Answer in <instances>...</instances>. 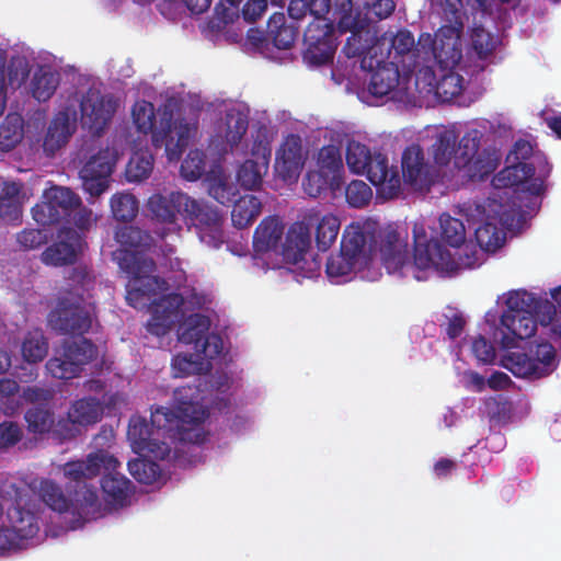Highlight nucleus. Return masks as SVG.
I'll return each instance as SVG.
<instances>
[{"label": "nucleus", "mask_w": 561, "mask_h": 561, "mask_svg": "<svg viewBox=\"0 0 561 561\" xmlns=\"http://www.w3.org/2000/svg\"><path fill=\"white\" fill-rule=\"evenodd\" d=\"M351 35L347 37L345 45L343 46V53L348 58L359 57L370 48L368 39L363 38L364 34L369 35V31L366 30H348Z\"/></svg>", "instance_id": "obj_59"}, {"label": "nucleus", "mask_w": 561, "mask_h": 561, "mask_svg": "<svg viewBox=\"0 0 561 561\" xmlns=\"http://www.w3.org/2000/svg\"><path fill=\"white\" fill-rule=\"evenodd\" d=\"M27 430L34 434H45L54 426V413L44 405H35L25 412Z\"/></svg>", "instance_id": "obj_49"}, {"label": "nucleus", "mask_w": 561, "mask_h": 561, "mask_svg": "<svg viewBox=\"0 0 561 561\" xmlns=\"http://www.w3.org/2000/svg\"><path fill=\"white\" fill-rule=\"evenodd\" d=\"M104 412L103 403L94 397H84L71 403L68 416L81 428L101 421Z\"/></svg>", "instance_id": "obj_31"}, {"label": "nucleus", "mask_w": 561, "mask_h": 561, "mask_svg": "<svg viewBox=\"0 0 561 561\" xmlns=\"http://www.w3.org/2000/svg\"><path fill=\"white\" fill-rule=\"evenodd\" d=\"M317 167V170L342 183L344 167L339 147L334 145L323 146L318 152Z\"/></svg>", "instance_id": "obj_44"}, {"label": "nucleus", "mask_w": 561, "mask_h": 561, "mask_svg": "<svg viewBox=\"0 0 561 561\" xmlns=\"http://www.w3.org/2000/svg\"><path fill=\"white\" fill-rule=\"evenodd\" d=\"M305 164L302 140L299 135L290 134L284 138L276 151L274 170L285 182L297 180Z\"/></svg>", "instance_id": "obj_18"}, {"label": "nucleus", "mask_w": 561, "mask_h": 561, "mask_svg": "<svg viewBox=\"0 0 561 561\" xmlns=\"http://www.w3.org/2000/svg\"><path fill=\"white\" fill-rule=\"evenodd\" d=\"M345 159L351 172L366 175L383 197L393 198L399 194L401 180L397 169L389 167L386 154L379 151L371 152L366 145L350 140Z\"/></svg>", "instance_id": "obj_5"}, {"label": "nucleus", "mask_w": 561, "mask_h": 561, "mask_svg": "<svg viewBox=\"0 0 561 561\" xmlns=\"http://www.w3.org/2000/svg\"><path fill=\"white\" fill-rule=\"evenodd\" d=\"M414 239V264L420 270L434 267L436 271L454 273L458 270V263L454 260L449 250H447L438 240L428 239L423 227L413 228Z\"/></svg>", "instance_id": "obj_11"}, {"label": "nucleus", "mask_w": 561, "mask_h": 561, "mask_svg": "<svg viewBox=\"0 0 561 561\" xmlns=\"http://www.w3.org/2000/svg\"><path fill=\"white\" fill-rule=\"evenodd\" d=\"M535 167L525 161L514 162L505 167L494 178L493 184L495 187H511L523 184L535 174Z\"/></svg>", "instance_id": "obj_37"}, {"label": "nucleus", "mask_w": 561, "mask_h": 561, "mask_svg": "<svg viewBox=\"0 0 561 561\" xmlns=\"http://www.w3.org/2000/svg\"><path fill=\"white\" fill-rule=\"evenodd\" d=\"M501 161L500 152L493 147L481 149L463 172L470 180H484L492 174Z\"/></svg>", "instance_id": "obj_33"}, {"label": "nucleus", "mask_w": 561, "mask_h": 561, "mask_svg": "<svg viewBox=\"0 0 561 561\" xmlns=\"http://www.w3.org/2000/svg\"><path fill=\"white\" fill-rule=\"evenodd\" d=\"M175 432V428H159L154 426L151 419L149 424L142 416H131L127 437L137 454L164 459L169 455L170 448L163 439L171 437Z\"/></svg>", "instance_id": "obj_10"}, {"label": "nucleus", "mask_w": 561, "mask_h": 561, "mask_svg": "<svg viewBox=\"0 0 561 561\" xmlns=\"http://www.w3.org/2000/svg\"><path fill=\"white\" fill-rule=\"evenodd\" d=\"M366 242V236L360 225L351 224L343 231L340 250L344 255H350L351 260L359 263L364 256Z\"/></svg>", "instance_id": "obj_41"}, {"label": "nucleus", "mask_w": 561, "mask_h": 561, "mask_svg": "<svg viewBox=\"0 0 561 561\" xmlns=\"http://www.w3.org/2000/svg\"><path fill=\"white\" fill-rule=\"evenodd\" d=\"M58 84V73L50 71L36 72L32 80L33 96L39 102H45L53 96Z\"/></svg>", "instance_id": "obj_53"}, {"label": "nucleus", "mask_w": 561, "mask_h": 561, "mask_svg": "<svg viewBox=\"0 0 561 561\" xmlns=\"http://www.w3.org/2000/svg\"><path fill=\"white\" fill-rule=\"evenodd\" d=\"M133 122L137 130L147 135L151 133V141L156 148L164 146L169 161L180 160L183 151L187 148L193 133L196 130L185 118L172 122L169 118L160 121V128L153 129L156 122L154 107L148 101H138L131 110Z\"/></svg>", "instance_id": "obj_3"}, {"label": "nucleus", "mask_w": 561, "mask_h": 561, "mask_svg": "<svg viewBox=\"0 0 561 561\" xmlns=\"http://www.w3.org/2000/svg\"><path fill=\"white\" fill-rule=\"evenodd\" d=\"M209 195L221 205L234 203L238 190L233 184H229L221 180L214 181L208 188Z\"/></svg>", "instance_id": "obj_63"}, {"label": "nucleus", "mask_w": 561, "mask_h": 561, "mask_svg": "<svg viewBox=\"0 0 561 561\" xmlns=\"http://www.w3.org/2000/svg\"><path fill=\"white\" fill-rule=\"evenodd\" d=\"M73 128L67 112H59L50 122L43 141V149L48 157L65 146Z\"/></svg>", "instance_id": "obj_29"}, {"label": "nucleus", "mask_w": 561, "mask_h": 561, "mask_svg": "<svg viewBox=\"0 0 561 561\" xmlns=\"http://www.w3.org/2000/svg\"><path fill=\"white\" fill-rule=\"evenodd\" d=\"M154 159L148 151H136L131 154L125 170L128 182H141L148 179L153 170Z\"/></svg>", "instance_id": "obj_47"}, {"label": "nucleus", "mask_w": 561, "mask_h": 561, "mask_svg": "<svg viewBox=\"0 0 561 561\" xmlns=\"http://www.w3.org/2000/svg\"><path fill=\"white\" fill-rule=\"evenodd\" d=\"M111 210L116 220L130 221L138 213V201L130 193H116L111 198Z\"/></svg>", "instance_id": "obj_50"}, {"label": "nucleus", "mask_w": 561, "mask_h": 561, "mask_svg": "<svg viewBox=\"0 0 561 561\" xmlns=\"http://www.w3.org/2000/svg\"><path fill=\"white\" fill-rule=\"evenodd\" d=\"M268 170V157L257 156L255 159L245 160L237 171V181L249 191L257 190L263 183V178Z\"/></svg>", "instance_id": "obj_32"}, {"label": "nucleus", "mask_w": 561, "mask_h": 561, "mask_svg": "<svg viewBox=\"0 0 561 561\" xmlns=\"http://www.w3.org/2000/svg\"><path fill=\"white\" fill-rule=\"evenodd\" d=\"M371 197L370 186L362 180H353L345 187V198L351 207L363 208L369 204Z\"/></svg>", "instance_id": "obj_54"}, {"label": "nucleus", "mask_w": 561, "mask_h": 561, "mask_svg": "<svg viewBox=\"0 0 561 561\" xmlns=\"http://www.w3.org/2000/svg\"><path fill=\"white\" fill-rule=\"evenodd\" d=\"M462 28L457 26H440L436 32L434 58L445 69H454L462 58Z\"/></svg>", "instance_id": "obj_23"}, {"label": "nucleus", "mask_w": 561, "mask_h": 561, "mask_svg": "<svg viewBox=\"0 0 561 561\" xmlns=\"http://www.w3.org/2000/svg\"><path fill=\"white\" fill-rule=\"evenodd\" d=\"M183 220L194 226L202 234H209L214 242H222L224 217L207 202L187 195V206L183 208Z\"/></svg>", "instance_id": "obj_15"}, {"label": "nucleus", "mask_w": 561, "mask_h": 561, "mask_svg": "<svg viewBox=\"0 0 561 561\" xmlns=\"http://www.w3.org/2000/svg\"><path fill=\"white\" fill-rule=\"evenodd\" d=\"M457 141L458 136L451 129L443 128L435 134L430 152L437 165L445 167L450 162Z\"/></svg>", "instance_id": "obj_38"}, {"label": "nucleus", "mask_w": 561, "mask_h": 561, "mask_svg": "<svg viewBox=\"0 0 561 561\" xmlns=\"http://www.w3.org/2000/svg\"><path fill=\"white\" fill-rule=\"evenodd\" d=\"M205 154L202 150H191L181 164V174L188 181L198 180L205 172Z\"/></svg>", "instance_id": "obj_55"}, {"label": "nucleus", "mask_w": 561, "mask_h": 561, "mask_svg": "<svg viewBox=\"0 0 561 561\" xmlns=\"http://www.w3.org/2000/svg\"><path fill=\"white\" fill-rule=\"evenodd\" d=\"M442 238L453 248H459L466 240L463 222L449 214L444 213L439 217Z\"/></svg>", "instance_id": "obj_51"}, {"label": "nucleus", "mask_w": 561, "mask_h": 561, "mask_svg": "<svg viewBox=\"0 0 561 561\" xmlns=\"http://www.w3.org/2000/svg\"><path fill=\"white\" fill-rule=\"evenodd\" d=\"M402 176L405 183L423 190L433 183L432 167L426 161L423 148L417 144L408 146L401 158Z\"/></svg>", "instance_id": "obj_21"}, {"label": "nucleus", "mask_w": 561, "mask_h": 561, "mask_svg": "<svg viewBox=\"0 0 561 561\" xmlns=\"http://www.w3.org/2000/svg\"><path fill=\"white\" fill-rule=\"evenodd\" d=\"M118 467L115 466L112 470H102L103 478L101 480L104 500L115 508L126 505L131 485L130 481L117 471Z\"/></svg>", "instance_id": "obj_26"}, {"label": "nucleus", "mask_w": 561, "mask_h": 561, "mask_svg": "<svg viewBox=\"0 0 561 561\" xmlns=\"http://www.w3.org/2000/svg\"><path fill=\"white\" fill-rule=\"evenodd\" d=\"M116 110L112 98L99 90L89 89L80 99L81 124L93 134H100L110 123Z\"/></svg>", "instance_id": "obj_16"}, {"label": "nucleus", "mask_w": 561, "mask_h": 561, "mask_svg": "<svg viewBox=\"0 0 561 561\" xmlns=\"http://www.w3.org/2000/svg\"><path fill=\"white\" fill-rule=\"evenodd\" d=\"M210 320L207 316L193 313L185 320L183 329L179 333V341L193 344L198 354L214 358L221 353V340L216 334H208Z\"/></svg>", "instance_id": "obj_12"}, {"label": "nucleus", "mask_w": 561, "mask_h": 561, "mask_svg": "<svg viewBox=\"0 0 561 561\" xmlns=\"http://www.w3.org/2000/svg\"><path fill=\"white\" fill-rule=\"evenodd\" d=\"M378 239L385 267L390 273L400 271L410 257L407 233L403 236L394 226L388 225L379 231Z\"/></svg>", "instance_id": "obj_19"}, {"label": "nucleus", "mask_w": 561, "mask_h": 561, "mask_svg": "<svg viewBox=\"0 0 561 561\" xmlns=\"http://www.w3.org/2000/svg\"><path fill=\"white\" fill-rule=\"evenodd\" d=\"M24 121L19 113H10L0 125V150H12L24 135Z\"/></svg>", "instance_id": "obj_42"}, {"label": "nucleus", "mask_w": 561, "mask_h": 561, "mask_svg": "<svg viewBox=\"0 0 561 561\" xmlns=\"http://www.w3.org/2000/svg\"><path fill=\"white\" fill-rule=\"evenodd\" d=\"M471 42L480 59H485L496 47V38L482 26L472 30Z\"/></svg>", "instance_id": "obj_57"}, {"label": "nucleus", "mask_w": 561, "mask_h": 561, "mask_svg": "<svg viewBox=\"0 0 561 561\" xmlns=\"http://www.w3.org/2000/svg\"><path fill=\"white\" fill-rule=\"evenodd\" d=\"M127 467L129 473L140 483L152 484L161 476L160 466L145 458L129 460Z\"/></svg>", "instance_id": "obj_52"}, {"label": "nucleus", "mask_w": 561, "mask_h": 561, "mask_svg": "<svg viewBox=\"0 0 561 561\" xmlns=\"http://www.w3.org/2000/svg\"><path fill=\"white\" fill-rule=\"evenodd\" d=\"M537 320L539 321L535 311H526L517 314H502L501 324L514 339L526 340L535 335Z\"/></svg>", "instance_id": "obj_34"}, {"label": "nucleus", "mask_w": 561, "mask_h": 561, "mask_svg": "<svg viewBox=\"0 0 561 561\" xmlns=\"http://www.w3.org/2000/svg\"><path fill=\"white\" fill-rule=\"evenodd\" d=\"M511 370L515 376L539 379L550 375L556 368V350L550 343H539L535 356L514 353L510 356Z\"/></svg>", "instance_id": "obj_14"}, {"label": "nucleus", "mask_w": 561, "mask_h": 561, "mask_svg": "<svg viewBox=\"0 0 561 561\" xmlns=\"http://www.w3.org/2000/svg\"><path fill=\"white\" fill-rule=\"evenodd\" d=\"M319 219L318 210H310L304 216V220L294 222L282 245V255L285 261L295 265L305 261L311 245L310 227Z\"/></svg>", "instance_id": "obj_17"}, {"label": "nucleus", "mask_w": 561, "mask_h": 561, "mask_svg": "<svg viewBox=\"0 0 561 561\" xmlns=\"http://www.w3.org/2000/svg\"><path fill=\"white\" fill-rule=\"evenodd\" d=\"M98 356V347L88 339L62 343L60 356L49 358L45 365L47 371L57 379L69 380L78 377L83 366Z\"/></svg>", "instance_id": "obj_9"}, {"label": "nucleus", "mask_w": 561, "mask_h": 561, "mask_svg": "<svg viewBox=\"0 0 561 561\" xmlns=\"http://www.w3.org/2000/svg\"><path fill=\"white\" fill-rule=\"evenodd\" d=\"M266 33L276 48L289 49L297 39L298 26L294 23H287L283 12H276L267 21Z\"/></svg>", "instance_id": "obj_30"}, {"label": "nucleus", "mask_w": 561, "mask_h": 561, "mask_svg": "<svg viewBox=\"0 0 561 561\" xmlns=\"http://www.w3.org/2000/svg\"><path fill=\"white\" fill-rule=\"evenodd\" d=\"M462 77L458 73H447L437 84V94L444 100H450L462 92Z\"/></svg>", "instance_id": "obj_62"}, {"label": "nucleus", "mask_w": 561, "mask_h": 561, "mask_svg": "<svg viewBox=\"0 0 561 561\" xmlns=\"http://www.w3.org/2000/svg\"><path fill=\"white\" fill-rule=\"evenodd\" d=\"M201 365L193 354H178L171 363L173 376L178 378L195 374L201 369Z\"/></svg>", "instance_id": "obj_61"}, {"label": "nucleus", "mask_w": 561, "mask_h": 561, "mask_svg": "<svg viewBox=\"0 0 561 561\" xmlns=\"http://www.w3.org/2000/svg\"><path fill=\"white\" fill-rule=\"evenodd\" d=\"M92 323L93 316L83 296L69 290L60 293L48 314V324L60 335L83 336L90 332Z\"/></svg>", "instance_id": "obj_6"}, {"label": "nucleus", "mask_w": 561, "mask_h": 561, "mask_svg": "<svg viewBox=\"0 0 561 561\" xmlns=\"http://www.w3.org/2000/svg\"><path fill=\"white\" fill-rule=\"evenodd\" d=\"M205 382L201 377L193 383L180 386L173 391L174 409L158 407L151 412V420L159 428H175L182 434L194 425L202 424L208 413L202 405Z\"/></svg>", "instance_id": "obj_4"}, {"label": "nucleus", "mask_w": 561, "mask_h": 561, "mask_svg": "<svg viewBox=\"0 0 561 561\" xmlns=\"http://www.w3.org/2000/svg\"><path fill=\"white\" fill-rule=\"evenodd\" d=\"M81 205V197L71 188L51 185L43 192L42 201L32 208L33 219L41 226L68 221Z\"/></svg>", "instance_id": "obj_8"}, {"label": "nucleus", "mask_w": 561, "mask_h": 561, "mask_svg": "<svg viewBox=\"0 0 561 561\" xmlns=\"http://www.w3.org/2000/svg\"><path fill=\"white\" fill-rule=\"evenodd\" d=\"M225 140L230 150L237 147L249 128V119L245 114L240 111L231 110L227 112Z\"/></svg>", "instance_id": "obj_46"}, {"label": "nucleus", "mask_w": 561, "mask_h": 561, "mask_svg": "<svg viewBox=\"0 0 561 561\" xmlns=\"http://www.w3.org/2000/svg\"><path fill=\"white\" fill-rule=\"evenodd\" d=\"M400 72L393 61H377L368 84L371 95L382 98L392 92L399 84Z\"/></svg>", "instance_id": "obj_28"}, {"label": "nucleus", "mask_w": 561, "mask_h": 561, "mask_svg": "<svg viewBox=\"0 0 561 561\" xmlns=\"http://www.w3.org/2000/svg\"><path fill=\"white\" fill-rule=\"evenodd\" d=\"M302 187L306 194L317 198L328 190L332 192L340 190L341 183L319 170H311L305 175Z\"/></svg>", "instance_id": "obj_48"}, {"label": "nucleus", "mask_w": 561, "mask_h": 561, "mask_svg": "<svg viewBox=\"0 0 561 561\" xmlns=\"http://www.w3.org/2000/svg\"><path fill=\"white\" fill-rule=\"evenodd\" d=\"M8 518L11 524L10 528L15 530V533H19L26 541L35 537L39 530L35 514L19 505L8 510Z\"/></svg>", "instance_id": "obj_40"}, {"label": "nucleus", "mask_w": 561, "mask_h": 561, "mask_svg": "<svg viewBox=\"0 0 561 561\" xmlns=\"http://www.w3.org/2000/svg\"><path fill=\"white\" fill-rule=\"evenodd\" d=\"M415 49L416 42L409 30L401 28L391 37V50L389 55L393 53L394 58L409 55Z\"/></svg>", "instance_id": "obj_60"}, {"label": "nucleus", "mask_w": 561, "mask_h": 561, "mask_svg": "<svg viewBox=\"0 0 561 561\" xmlns=\"http://www.w3.org/2000/svg\"><path fill=\"white\" fill-rule=\"evenodd\" d=\"M507 309L503 314H517L526 311H535L542 325L551 322V313L553 312V302L536 297L534 294L525 289L514 290L508 294L505 301Z\"/></svg>", "instance_id": "obj_22"}, {"label": "nucleus", "mask_w": 561, "mask_h": 561, "mask_svg": "<svg viewBox=\"0 0 561 561\" xmlns=\"http://www.w3.org/2000/svg\"><path fill=\"white\" fill-rule=\"evenodd\" d=\"M332 21L336 24L340 33H347L348 30H366L369 25L366 15H363L360 8L355 5L353 0H334L332 4Z\"/></svg>", "instance_id": "obj_25"}, {"label": "nucleus", "mask_w": 561, "mask_h": 561, "mask_svg": "<svg viewBox=\"0 0 561 561\" xmlns=\"http://www.w3.org/2000/svg\"><path fill=\"white\" fill-rule=\"evenodd\" d=\"M21 352L23 359L30 364L42 362L48 353V340L43 330L28 331L23 339Z\"/></svg>", "instance_id": "obj_39"}, {"label": "nucleus", "mask_w": 561, "mask_h": 561, "mask_svg": "<svg viewBox=\"0 0 561 561\" xmlns=\"http://www.w3.org/2000/svg\"><path fill=\"white\" fill-rule=\"evenodd\" d=\"M81 245V233L71 227H64L58 232V241L46 248L42 253V262L53 266L73 264Z\"/></svg>", "instance_id": "obj_20"}, {"label": "nucleus", "mask_w": 561, "mask_h": 561, "mask_svg": "<svg viewBox=\"0 0 561 561\" xmlns=\"http://www.w3.org/2000/svg\"><path fill=\"white\" fill-rule=\"evenodd\" d=\"M476 238L481 248L497 249L504 242L503 233L491 222H485L476 229Z\"/></svg>", "instance_id": "obj_58"}, {"label": "nucleus", "mask_w": 561, "mask_h": 561, "mask_svg": "<svg viewBox=\"0 0 561 561\" xmlns=\"http://www.w3.org/2000/svg\"><path fill=\"white\" fill-rule=\"evenodd\" d=\"M184 206H187V194L183 192L153 194L148 199V209L164 224H175L179 215L183 218Z\"/></svg>", "instance_id": "obj_24"}, {"label": "nucleus", "mask_w": 561, "mask_h": 561, "mask_svg": "<svg viewBox=\"0 0 561 561\" xmlns=\"http://www.w3.org/2000/svg\"><path fill=\"white\" fill-rule=\"evenodd\" d=\"M24 540L19 533L12 530L10 527L0 528V554L5 552L18 551L25 547Z\"/></svg>", "instance_id": "obj_64"}, {"label": "nucleus", "mask_w": 561, "mask_h": 561, "mask_svg": "<svg viewBox=\"0 0 561 561\" xmlns=\"http://www.w3.org/2000/svg\"><path fill=\"white\" fill-rule=\"evenodd\" d=\"M302 58L309 66H323L334 59L339 41L335 25L328 19L312 20L304 33Z\"/></svg>", "instance_id": "obj_7"}, {"label": "nucleus", "mask_w": 561, "mask_h": 561, "mask_svg": "<svg viewBox=\"0 0 561 561\" xmlns=\"http://www.w3.org/2000/svg\"><path fill=\"white\" fill-rule=\"evenodd\" d=\"M116 154L110 148L101 149L82 167L80 178L83 188L91 196H100L110 185V178L116 164Z\"/></svg>", "instance_id": "obj_13"}, {"label": "nucleus", "mask_w": 561, "mask_h": 561, "mask_svg": "<svg viewBox=\"0 0 561 561\" xmlns=\"http://www.w3.org/2000/svg\"><path fill=\"white\" fill-rule=\"evenodd\" d=\"M119 461L108 451L90 453L85 459L70 460L62 466L68 486L73 491V502L81 516H94L101 512L98 489L91 483L102 470H112Z\"/></svg>", "instance_id": "obj_2"}, {"label": "nucleus", "mask_w": 561, "mask_h": 561, "mask_svg": "<svg viewBox=\"0 0 561 561\" xmlns=\"http://www.w3.org/2000/svg\"><path fill=\"white\" fill-rule=\"evenodd\" d=\"M262 210V202L254 195H244L234 201L231 210L232 225L244 229L252 225Z\"/></svg>", "instance_id": "obj_35"}, {"label": "nucleus", "mask_w": 561, "mask_h": 561, "mask_svg": "<svg viewBox=\"0 0 561 561\" xmlns=\"http://www.w3.org/2000/svg\"><path fill=\"white\" fill-rule=\"evenodd\" d=\"M316 225V244L319 251H328L335 242L340 232V219L333 214L319 215Z\"/></svg>", "instance_id": "obj_43"}, {"label": "nucleus", "mask_w": 561, "mask_h": 561, "mask_svg": "<svg viewBox=\"0 0 561 561\" xmlns=\"http://www.w3.org/2000/svg\"><path fill=\"white\" fill-rule=\"evenodd\" d=\"M39 496L48 507L58 513L68 512L72 504V501L65 495L61 486L49 479L41 482Z\"/></svg>", "instance_id": "obj_45"}, {"label": "nucleus", "mask_w": 561, "mask_h": 561, "mask_svg": "<svg viewBox=\"0 0 561 561\" xmlns=\"http://www.w3.org/2000/svg\"><path fill=\"white\" fill-rule=\"evenodd\" d=\"M115 239L123 247L114 253V257L128 276L127 304L142 309L152 302V316L147 330L156 336L165 335L178 320L184 299L182 295L172 293L156 301L154 297L168 289V283L153 275L156 262L145 253L153 245L152 236L139 227L124 226L116 231Z\"/></svg>", "instance_id": "obj_1"}, {"label": "nucleus", "mask_w": 561, "mask_h": 561, "mask_svg": "<svg viewBox=\"0 0 561 561\" xmlns=\"http://www.w3.org/2000/svg\"><path fill=\"white\" fill-rule=\"evenodd\" d=\"M357 264V261L351 260L350 255H344L340 250L337 254L331 255L328 259L325 272L330 278H337L354 272Z\"/></svg>", "instance_id": "obj_56"}, {"label": "nucleus", "mask_w": 561, "mask_h": 561, "mask_svg": "<svg viewBox=\"0 0 561 561\" xmlns=\"http://www.w3.org/2000/svg\"><path fill=\"white\" fill-rule=\"evenodd\" d=\"M285 226L279 217L267 216L256 227L253 248L259 253L276 250L284 234Z\"/></svg>", "instance_id": "obj_27"}, {"label": "nucleus", "mask_w": 561, "mask_h": 561, "mask_svg": "<svg viewBox=\"0 0 561 561\" xmlns=\"http://www.w3.org/2000/svg\"><path fill=\"white\" fill-rule=\"evenodd\" d=\"M482 133L478 129L467 131L455 147L454 164L458 170H465L480 151Z\"/></svg>", "instance_id": "obj_36"}]
</instances>
